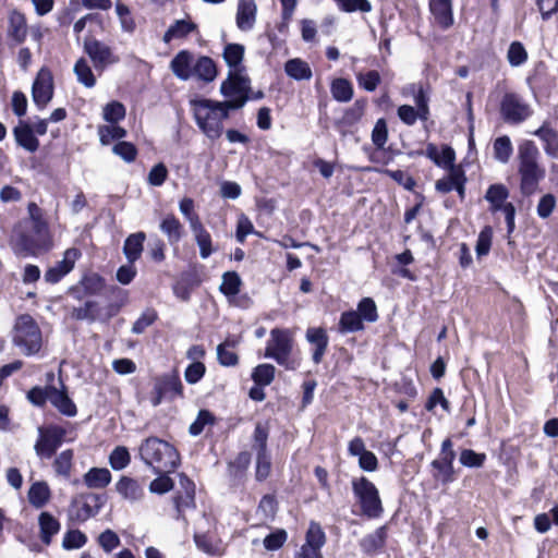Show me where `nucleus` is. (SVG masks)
Masks as SVG:
<instances>
[{
  "label": "nucleus",
  "mask_w": 558,
  "mask_h": 558,
  "mask_svg": "<svg viewBox=\"0 0 558 558\" xmlns=\"http://www.w3.org/2000/svg\"><path fill=\"white\" fill-rule=\"evenodd\" d=\"M257 5L254 0H239L236 7L235 22L242 32L253 29L256 22Z\"/></svg>",
  "instance_id": "2eb2a0df"
},
{
  "label": "nucleus",
  "mask_w": 558,
  "mask_h": 558,
  "mask_svg": "<svg viewBox=\"0 0 558 558\" xmlns=\"http://www.w3.org/2000/svg\"><path fill=\"white\" fill-rule=\"evenodd\" d=\"M140 454L145 463L158 474L171 473L180 463L177 449L157 437L147 438L140 448Z\"/></svg>",
  "instance_id": "20e7f679"
},
{
  "label": "nucleus",
  "mask_w": 558,
  "mask_h": 558,
  "mask_svg": "<svg viewBox=\"0 0 558 558\" xmlns=\"http://www.w3.org/2000/svg\"><path fill=\"white\" fill-rule=\"evenodd\" d=\"M356 80L360 87L364 88L367 92H374L378 84L380 83V75L377 71L372 70L365 73H357Z\"/></svg>",
  "instance_id": "13d9d810"
},
{
  "label": "nucleus",
  "mask_w": 558,
  "mask_h": 558,
  "mask_svg": "<svg viewBox=\"0 0 558 558\" xmlns=\"http://www.w3.org/2000/svg\"><path fill=\"white\" fill-rule=\"evenodd\" d=\"M244 105V99L227 100L223 102L210 99L191 101L196 124L211 141L221 136L223 121L229 116V109H239Z\"/></svg>",
  "instance_id": "f03ea898"
},
{
  "label": "nucleus",
  "mask_w": 558,
  "mask_h": 558,
  "mask_svg": "<svg viewBox=\"0 0 558 558\" xmlns=\"http://www.w3.org/2000/svg\"><path fill=\"white\" fill-rule=\"evenodd\" d=\"M113 154L121 157L125 162H132L137 156L136 147L129 142H119L112 148Z\"/></svg>",
  "instance_id": "680f3d73"
},
{
  "label": "nucleus",
  "mask_w": 558,
  "mask_h": 558,
  "mask_svg": "<svg viewBox=\"0 0 558 558\" xmlns=\"http://www.w3.org/2000/svg\"><path fill=\"white\" fill-rule=\"evenodd\" d=\"M98 543L106 553H111L120 545V538L116 532L106 530L99 535Z\"/></svg>",
  "instance_id": "338daca9"
},
{
  "label": "nucleus",
  "mask_w": 558,
  "mask_h": 558,
  "mask_svg": "<svg viewBox=\"0 0 558 558\" xmlns=\"http://www.w3.org/2000/svg\"><path fill=\"white\" fill-rule=\"evenodd\" d=\"M340 10L344 12H369L372 4L368 0H336Z\"/></svg>",
  "instance_id": "052dcab7"
},
{
  "label": "nucleus",
  "mask_w": 558,
  "mask_h": 558,
  "mask_svg": "<svg viewBox=\"0 0 558 558\" xmlns=\"http://www.w3.org/2000/svg\"><path fill=\"white\" fill-rule=\"evenodd\" d=\"M84 50L92 59L97 71H104L108 65L119 61V58L113 54L111 48L97 39L85 40Z\"/></svg>",
  "instance_id": "9d476101"
},
{
  "label": "nucleus",
  "mask_w": 558,
  "mask_h": 558,
  "mask_svg": "<svg viewBox=\"0 0 558 558\" xmlns=\"http://www.w3.org/2000/svg\"><path fill=\"white\" fill-rule=\"evenodd\" d=\"M49 401L56 407L62 414L68 416H74L76 414V407L69 398L64 389H57L50 387Z\"/></svg>",
  "instance_id": "a878e982"
},
{
  "label": "nucleus",
  "mask_w": 558,
  "mask_h": 558,
  "mask_svg": "<svg viewBox=\"0 0 558 558\" xmlns=\"http://www.w3.org/2000/svg\"><path fill=\"white\" fill-rule=\"evenodd\" d=\"M387 538L386 526L378 527L375 532L366 535L360 543L362 549L367 553H374L385 545Z\"/></svg>",
  "instance_id": "72a5a7b5"
},
{
  "label": "nucleus",
  "mask_w": 558,
  "mask_h": 558,
  "mask_svg": "<svg viewBox=\"0 0 558 558\" xmlns=\"http://www.w3.org/2000/svg\"><path fill=\"white\" fill-rule=\"evenodd\" d=\"M352 490L360 504L362 513L368 518H378L383 513L381 500L376 486L366 477L352 480Z\"/></svg>",
  "instance_id": "0eeeda50"
},
{
  "label": "nucleus",
  "mask_w": 558,
  "mask_h": 558,
  "mask_svg": "<svg viewBox=\"0 0 558 558\" xmlns=\"http://www.w3.org/2000/svg\"><path fill=\"white\" fill-rule=\"evenodd\" d=\"M271 469L270 456L267 451H257L256 461V478L258 481L265 480Z\"/></svg>",
  "instance_id": "e2e57ef3"
},
{
  "label": "nucleus",
  "mask_w": 558,
  "mask_h": 558,
  "mask_svg": "<svg viewBox=\"0 0 558 558\" xmlns=\"http://www.w3.org/2000/svg\"><path fill=\"white\" fill-rule=\"evenodd\" d=\"M541 153L533 141L523 140L518 145V173L521 193L530 196L536 192L538 184L546 175L545 168L539 163Z\"/></svg>",
  "instance_id": "7ed1b4c3"
},
{
  "label": "nucleus",
  "mask_w": 558,
  "mask_h": 558,
  "mask_svg": "<svg viewBox=\"0 0 558 558\" xmlns=\"http://www.w3.org/2000/svg\"><path fill=\"white\" fill-rule=\"evenodd\" d=\"M50 498V489L47 483L36 482L28 490V500L35 508L44 507Z\"/></svg>",
  "instance_id": "c9c22d12"
},
{
  "label": "nucleus",
  "mask_w": 558,
  "mask_h": 558,
  "mask_svg": "<svg viewBox=\"0 0 558 558\" xmlns=\"http://www.w3.org/2000/svg\"><path fill=\"white\" fill-rule=\"evenodd\" d=\"M182 389V384L177 376H163L157 378L151 391L150 403L154 407H157L167 396H181Z\"/></svg>",
  "instance_id": "ddd939ff"
},
{
  "label": "nucleus",
  "mask_w": 558,
  "mask_h": 558,
  "mask_svg": "<svg viewBox=\"0 0 558 558\" xmlns=\"http://www.w3.org/2000/svg\"><path fill=\"white\" fill-rule=\"evenodd\" d=\"M425 155L433 160L436 166L442 169L447 170L451 167H456V153L450 146L444 145L441 150H439L435 144L429 143L426 146Z\"/></svg>",
  "instance_id": "f3484780"
},
{
  "label": "nucleus",
  "mask_w": 558,
  "mask_h": 558,
  "mask_svg": "<svg viewBox=\"0 0 558 558\" xmlns=\"http://www.w3.org/2000/svg\"><path fill=\"white\" fill-rule=\"evenodd\" d=\"M235 339H227L217 348V355L220 364L225 366H233L238 363V355L231 350L236 345Z\"/></svg>",
  "instance_id": "de8ad7c7"
},
{
  "label": "nucleus",
  "mask_w": 558,
  "mask_h": 558,
  "mask_svg": "<svg viewBox=\"0 0 558 558\" xmlns=\"http://www.w3.org/2000/svg\"><path fill=\"white\" fill-rule=\"evenodd\" d=\"M494 156L501 163H507L513 151L510 137L507 135L497 137L493 145Z\"/></svg>",
  "instance_id": "49530a36"
},
{
  "label": "nucleus",
  "mask_w": 558,
  "mask_h": 558,
  "mask_svg": "<svg viewBox=\"0 0 558 558\" xmlns=\"http://www.w3.org/2000/svg\"><path fill=\"white\" fill-rule=\"evenodd\" d=\"M486 460L485 453L475 452L472 449H464L460 453V462L468 468H481Z\"/></svg>",
  "instance_id": "bf43d9fd"
},
{
  "label": "nucleus",
  "mask_w": 558,
  "mask_h": 558,
  "mask_svg": "<svg viewBox=\"0 0 558 558\" xmlns=\"http://www.w3.org/2000/svg\"><path fill=\"white\" fill-rule=\"evenodd\" d=\"M145 239L146 235L142 231L133 233L126 238L123 252L129 263L133 264L141 257Z\"/></svg>",
  "instance_id": "bb28decb"
},
{
  "label": "nucleus",
  "mask_w": 558,
  "mask_h": 558,
  "mask_svg": "<svg viewBox=\"0 0 558 558\" xmlns=\"http://www.w3.org/2000/svg\"><path fill=\"white\" fill-rule=\"evenodd\" d=\"M194 57L187 50H181L170 62L173 74L183 81L193 76Z\"/></svg>",
  "instance_id": "6ab92c4d"
},
{
  "label": "nucleus",
  "mask_w": 558,
  "mask_h": 558,
  "mask_svg": "<svg viewBox=\"0 0 558 558\" xmlns=\"http://www.w3.org/2000/svg\"><path fill=\"white\" fill-rule=\"evenodd\" d=\"M9 34L19 43H22L27 34L25 16L20 12H12L10 15Z\"/></svg>",
  "instance_id": "c03bdc74"
},
{
  "label": "nucleus",
  "mask_w": 558,
  "mask_h": 558,
  "mask_svg": "<svg viewBox=\"0 0 558 558\" xmlns=\"http://www.w3.org/2000/svg\"><path fill=\"white\" fill-rule=\"evenodd\" d=\"M13 136L17 145L29 153H35L39 147V141L34 134L31 124L24 121H20L13 129Z\"/></svg>",
  "instance_id": "aec40b11"
},
{
  "label": "nucleus",
  "mask_w": 558,
  "mask_h": 558,
  "mask_svg": "<svg viewBox=\"0 0 558 558\" xmlns=\"http://www.w3.org/2000/svg\"><path fill=\"white\" fill-rule=\"evenodd\" d=\"M398 117L404 124L411 126L414 125L418 119L421 120V111L412 106L402 105L398 108Z\"/></svg>",
  "instance_id": "69168bd1"
},
{
  "label": "nucleus",
  "mask_w": 558,
  "mask_h": 558,
  "mask_svg": "<svg viewBox=\"0 0 558 558\" xmlns=\"http://www.w3.org/2000/svg\"><path fill=\"white\" fill-rule=\"evenodd\" d=\"M448 170V175L436 181L435 187L440 193H449L454 190L456 183L460 178L462 168L460 166L451 167Z\"/></svg>",
  "instance_id": "3c124183"
},
{
  "label": "nucleus",
  "mask_w": 558,
  "mask_h": 558,
  "mask_svg": "<svg viewBox=\"0 0 558 558\" xmlns=\"http://www.w3.org/2000/svg\"><path fill=\"white\" fill-rule=\"evenodd\" d=\"M430 12L438 25L448 28L453 23L451 0H429Z\"/></svg>",
  "instance_id": "4be33fe9"
},
{
  "label": "nucleus",
  "mask_w": 558,
  "mask_h": 558,
  "mask_svg": "<svg viewBox=\"0 0 558 558\" xmlns=\"http://www.w3.org/2000/svg\"><path fill=\"white\" fill-rule=\"evenodd\" d=\"M86 542L87 537L83 532L80 530H71L65 533L62 541V546L68 550L78 549L83 547Z\"/></svg>",
  "instance_id": "4d7b16f0"
},
{
  "label": "nucleus",
  "mask_w": 558,
  "mask_h": 558,
  "mask_svg": "<svg viewBox=\"0 0 558 558\" xmlns=\"http://www.w3.org/2000/svg\"><path fill=\"white\" fill-rule=\"evenodd\" d=\"M363 328V322L356 311H347L341 314L339 320L340 332H355L362 330Z\"/></svg>",
  "instance_id": "4c0bfd02"
},
{
  "label": "nucleus",
  "mask_w": 558,
  "mask_h": 558,
  "mask_svg": "<svg viewBox=\"0 0 558 558\" xmlns=\"http://www.w3.org/2000/svg\"><path fill=\"white\" fill-rule=\"evenodd\" d=\"M325 544V533L318 523L312 522L306 532L305 544L294 558H322L320 548Z\"/></svg>",
  "instance_id": "f8f14e48"
},
{
  "label": "nucleus",
  "mask_w": 558,
  "mask_h": 558,
  "mask_svg": "<svg viewBox=\"0 0 558 558\" xmlns=\"http://www.w3.org/2000/svg\"><path fill=\"white\" fill-rule=\"evenodd\" d=\"M117 492L129 501L140 500L144 495L143 486L135 480L123 476L116 484Z\"/></svg>",
  "instance_id": "b1692460"
},
{
  "label": "nucleus",
  "mask_w": 558,
  "mask_h": 558,
  "mask_svg": "<svg viewBox=\"0 0 558 558\" xmlns=\"http://www.w3.org/2000/svg\"><path fill=\"white\" fill-rule=\"evenodd\" d=\"M284 71L293 80L302 81L312 77V70L307 62L300 58L290 59L284 64Z\"/></svg>",
  "instance_id": "c756f323"
},
{
  "label": "nucleus",
  "mask_w": 558,
  "mask_h": 558,
  "mask_svg": "<svg viewBox=\"0 0 558 558\" xmlns=\"http://www.w3.org/2000/svg\"><path fill=\"white\" fill-rule=\"evenodd\" d=\"M388 140L387 124L384 119L377 120L372 132V142L377 148H383Z\"/></svg>",
  "instance_id": "0e129e2a"
},
{
  "label": "nucleus",
  "mask_w": 558,
  "mask_h": 558,
  "mask_svg": "<svg viewBox=\"0 0 558 558\" xmlns=\"http://www.w3.org/2000/svg\"><path fill=\"white\" fill-rule=\"evenodd\" d=\"M80 256L81 252L77 248H68L63 254L62 260L58 262L45 272V280L49 283L59 282L73 269Z\"/></svg>",
  "instance_id": "4468645a"
},
{
  "label": "nucleus",
  "mask_w": 558,
  "mask_h": 558,
  "mask_svg": "<svg viewBox=\"0 0 558 558\" xmlns=\"http://www.w3.org/2000/svg\"><path fill=\"white\" fill-rule=\"evenodd\" d=\"M293 337L289 329L274 328L265 349V357L274 359L287 369H295L299 363L291 359Z\"/></svg>",
  "instance_id": "423d86ee"
},
{
  "label": "nucleus",
  "mask_w": 558,
  "mask_h": 558,
  "mask_svg": "<svg viewBox=\"0 0 558 558\" xmlns=\"http://www.w3.org/2000/svg\"><path fill=\"white\" fill-rule=\"evenodd\" d=\"M197 31V24L190 17L175 20L163 34L162 41L170 44L172 40L184 39L190 34L196 33Z\"/></svg>",
  "instance_id": "dca6fc26"
},
{
  "label": "nucleus",
  "mask_w": 558,
  "mask_h": 558,
  "mask_svg": "<svg viewBox=\"0 0 558 558\" xmlns=\"http://www.w3.org/2000/svg\"><path fill=\"white\" fill-rule=\"evenodd\" d=\"M111 481V473L106 468H93L84 475V483L89 488H105Z\"/></svg>",
  "instance_id": "2f4dec72"
},
{
  "label": "nucleus",
  "mask_w": 558,
  "mask_h": 558,
  "mask_svg": "<svg viewBox=\"0 0 558 558\" xmlns=\"http://www.w3.org/2000/svg\"><path fill=\"white\" fill-rule=\"evenodd\" d=\"M199 247L201 257L206 259L213 253L211 236L202 223L191 228Z\"/></svg>",
  "instance_id": "58836bf2"
},
{
  "label": "nucleus",
  "mask_w": 558,
  "mask_h": 558,
  "mask_svg": "<svg viewBox=\"0 0 558 558\" xmlns=\"http://www.w3.org/2000/svg\"><path fill=\"white\" fill-rule=\"evenodd\" d=\"M167 177V167L162 162H159L150 169L147 177V182L153 186H160L165 183Z\"/></svg>",
  "instance_id": "774afa93"
},
{
  "label": "nucleus",
  "mask_w": 558,
  "mask_h": 558,
  "mask_svg": "<svg viewBox=\"0 0 558 558\" xmlns=\"http://www.w3.org/2000/svg\"><path fill=\"white\" fill-rule=\"evenodd\" d=\"M74 452L72 449L61 451L53 461L56 474L65 480L70 478L73 466Z\"/></svg>",
  "instance_id": "473e14b6"
},
{
  "label": "nucleus",
  "mask_w": 558,
  "mask_h": 558,
  "mask_svg": "<svg viewBox=\"0 0 558 558\" xmlns=\"http://www.w3.org/2000/svg\"><path fill=\"white\" fill-rule=\"evenodd\" d=\"M131 457L125 447H117L109 457V463L113 470H123L129 465Z\"/></svg>",
  "instance_id": "6e6d98bb"
},
{
  "label": "nucleus",
  "mask_w": 558,
  "mask_h": 558,
  "mask_svg": "<svg viewBox=\"0 0 558 558\" xmlns=\"http://www.w3.org/2000/svg\"><path fill=\"white\" fill-rule=\"evenodd\" d=\"M453 461L451 456L442 457L439 456L432 462V466L436 470L434 477L440 481L442 484H448L453 481Z\"/></svg>",
  "instance_id": "cd10ccee"
},
{
  "label": "nucleus",
  "mask_w": 558,
  "mask_h": 558,
  "mask_svg": "<svg viewBox=\"0 0 558 558\" xmlns=\"http://www.w3.org/2000/svg\"><path fill=\"white\" fill-rule=\"evenodd\" d=\"M74 517L78 521H86L98 511V498L87 495L73 504Z\"/></svg>",
  "instance_id": "393cba45"
},
{
  "label": "nucleus",
  "mask_w": 558,
  "mask_h": 558,
  "mask_svg": "<svg viewBox=\"0 0 558 558\" xmlns=\"http://www.w3.org/2000/svg\"><path fill=\"white\" fill-rule=\"evenodd\" d=\"M275 371L271 364H260L254 368L252 378L259 386H268L274 380Z\"/></svg>",
  "instance_id": "603ef678"
},
{
  "label": "nucleus",
  "mask_w": 558,
  "mask_h": 558,
  "mask_svg": "<svg viewBox=\"0 0 558 558\" xmlns=\"http://www.w3.org/2000/svg\"><path fill=\"white\" fill-rule=\"evenodd\" d=\"M13 343L24 355L37 354L43 345L41 331L29 315H21L14 325Z\"/></svg>",
  "instance_id": "39448f33"
},
{
  "label": "nucleus",
  "mask_w": 558,
  "mask_h": 558,
  "mask_svg": "<svg viewBox=\"0 0 558 558\" xmlns=\"http://www.w3.org/2000/svg\"><path fill=\"white\" fill-rule=\"evenodd\" d=\"M99 141L102 145H109L113 141L125 137V129L118 125V123H108L98 126Z\"/></svg>",
  "instance_id": "ea45409f"
},
{
  "label": "nucleus",
  "mask_w": 558,
  "mask_h": 558,
  "mask_svg": "<svg viewBox=\"0 0 558 558\" xmlns=\"http://www.w3.org/2000/svg\"><path fill=\"white\" fill-rule=\"evenodd\" d=\"M509 196V191L504 184H493L488 187L485 199L490 203L492 210H499L506 203Z\"/></svg>",
  "instance_id": "e433bc0d"
},
{
  "label": "nucleus",
  "mask_w": 558,
  "mask_h": 558,
  "mask_svg": "<svg viewBox=\"0 0 558 558\" xmlns=\"http://www.w3.org/2000/svg\"><path fill=\"white\" fill-rule=\"evenodd\" d=\"M160 230L167 235V239L171 245H177L183 234V227L178 218L173 215H167L161 223Z\"/></svg>",
  "instance_id": "c85d7f7f"
},
{
  "label": "nucleus",
  "mask_w": 558,
  "mask_h": 558,
  "mask_svg": "<svg viewBox=\"0 0 558 558\" xmlns=\"http://www.w3.org/2000/svg\"><path fill=\"white\" fill-rule=\"evenodd\" d=\"M194 541L197 548L205 554L218 556L222 553L221 543L213 539L207 534H195Z\"/></svg>",
  "instance_id": "09e8293b"
},
{
  "label": "nucleus",
  "mask_w": 558,
  "mask_h": 558,
  "mask_svg": "<svg viewBox=\"0 0 558 558\" xmlns=\"http://www.w3.org/2000/svg\"><path fill=\"white\" fill-rule=\"evenodd\" d=\"M331 95L339 102H348L353 97L352 84L345 78H336L331 83Z\"/></svg>",
  "instance_id": "79ce46f5"
},
{
  "label": "nucleus",
  "mask_w": 558,
  "mask_h": 558,
  "mask_svg": "<svg viewBox=\"0 0 558 558\" xmlns=\"http://www.w3.org/2000/svg\"><path fill=\"white\" fill-rule=\"evenodd\" d=\"M244 56V47L239 44H229L223 51V58L233 72H238Z\"/></svg>",
  "instance_id": "a18cd8bd"
},
{
  "label": "nucleus",
  "mask_w": 558,
  "mask_h": 558,
  "mask_svg": "<svg viewBox=\"0 0 558 558\" xmlns=\"http://www.w3.org/2000/svg\"><path fill=\"white\" fill-rule=\"evenodd\" d=\"M356 312L360 314L362 322L374 323L378 318L377 306L371 298H363L357 305Z\"/></svg>",
  "instance_id": "5fc2aeb1"
},
{
  "label": "nucleus",
  "mask_w": 558,
  "mask_h": 558,
  "mask_svg": "<svg viewBox=\"0 0 558 558\" xmlns=\"http://www.w3.org/2000/svg\"><path fill=\"white\" fill-rule=\"evenodd\" d=\"M217 75L216 65L208 57H201L194 63L193 76H197L205 82L213 81Z\"/></svg>",
  "instance_id": "f704fd0d"
},
{
  "label": "nucleus",
  "mask_w": 558,
  "mask_h": 558,
  "mask_svg": "<svg viewBox=\"0 0 558 558\" xmlns=\"http://www.w3.org/2000/svg\"><path fill=\"white\" fill-rule=\"evenodd\" d=\"M11 244L14 252L23 257L37 256L52 247L49 223L36 203H28L27 217L15 225Z\"/></svg>",
  "instance_id": "f257e3e1"
},
{
  "label": "nucleus",
  "mask_w": 558,
  "mask_h": 558,
  "mask_svg": "<svg viewBox=\"0 0 558 558\" xmlns=\"http://www.w3.org/2000/svg\"><path fill=\"white\" fill-rule=\"evenodd\" d=\"M533 134L542 141L546 156L551 159H558V132L548 123H544Z\"/></svg>",
  "instance_id": "a211bd4d"
},
{
  "label": "nucleus",
  "mask_w": 558,
  "mask_h": 558,
  "mask_svg": "<svg viewBox=\"0 0 558 558\" xmlns=\"http://www.w3.org/2000/svg\"><path fill=\"white\" fill-rule=\"evenodd\" d=\"M242 281L240 276L235 271L225 272L222 276V282L220 284V291L223 293L229 300L235 298V295L240 292Z\"/></svg>",
  "instance_id": "37998d69"
},
{
  "label": "nucleus",
  "mask_w": 558,
  "mask_h": 558,
  "mask_svg": "<svg viewBox=\"0 0 558 558\" xmlns=\"http://www.w3.org/2000/svg\"><path fill=\"white\" fill-rule=\"evenodd\" d=\"M220 90L225 97L230 98L229 100L244 99V102L246 101V98L243 96L244 82L241 77L233 75V72H231L229 78L221 84Z\"/></svg>",
  "instance_id": "7c9ffc66"
},
{
  "label": "nucleus",
  "mask_w": 558,
  "mask_h": 558,
  "mask_svg": "<svg viewBox=\"0 0 558 558\" xmlns=\"http://www.w3.org/2000/svg\"><path fill=\"white\" fill-rule=\"evenodd\" d=\"M39 536L44 544L49 545L53 535L60 531V522L49 512H41L38 518Z\"/></svg>",
  "instance_id": "5701e85b"
},
{
  "label": "nucleus",
  "mask_w": 558,
  "mask_h": 558,
  "mask_svg": "<svg viewBox=\"0 0 558 558\" xmlns=\"http://www.w3.org/2000/svg\"><path fill=\"white\" fill-rule=\"evenodd\" d=\"M74 73L77 81L87 88H92L96 85V77L92 71L86 59L81 58L74 65Z\"/></svg>",
  "instance_id": "a19ab883"
},
{
  "label": "nucleus",
  "mask_w": 558,
  "mask_h": 558,
  "mask_svg": "<svg viewBox=\"0 0 558 558\" xmlns=\"http://www.w3.org/2000/svg\"><path fill=\"white\" fill-rule=\"evenodd\" d=\"M33 101L38 109H44L53 96L52 74L47 69H41L32 88Z\"/></svg>",
  "instance_id": "9b49d317"
},
{
  "label": "nucleus",
  "mask_w": 558,
  "mask_h": 558,
  "mask_svg": "<svg viewBox=\"0 0 558 558\" xmlns=\"http://www.w3.org/2000/svg\"><path fill=\"white\" fill-rule=\"evenodd\" d=\"M500 113L506 122L517 124L531 117L532 109L521 96L508 93L502 97Z\"/></svg>",
  "instance_id": "1a4fd4ad"
},
{
  "label": "nucleus",
  "mask_w": 558,
  "mask_h": 558,
  "mask_svg": "<svg viewBox=\"0 0 558 558\" xmlns=\"http://www.w3.org/2000/svg\"><path fill=\"white\" fill-rule=\"evenodd\" d=\"M507 59L511 66H520L526 62L527 52L521 43L513 41L508 48Z\"/></svg>",
  "instance_id": "864d4df0"
},
{
  "label": "nucleus",
  "mask_w": 558,
  "mask_h": 558,
  "mask_svg": "<svg viewBox=\"0 0 558 558\" xmlns=\"http://www.w3.org/2000/svg\"><path fill=\"white\" fill-rule=\"evenodd\" d=\"M125 107L120 101L108 102L102 109V118L108 123H118L125 117Z\"/></svg>",
  "instance_id": "8fccbe9b"
},
{
  "label": "nucleus",
  "mask_w": 558,
  "mask_h": 558,
  "mask_svg": "<svg viewBox=\"0 0 558 558\" xmlns=\"http://www.w3.org/2000/svg\"><path fill=\"white\" fill-rule=\"evenodd\" d=\"M66 430L59 425H49L38 428V439L35 444L36 454L40 458L49 459L62 445Z\"/></svg>",
  "instance_id": "6e6552de"
},
{
  "label": "nucleus",
  "mask_w": 558,
  "mask_h": 558,
  "mask_svg": "<svg viewBox=\"0 0 558 558\" xmlns=\"http://www.w3.org/2000/svg\"><path fill=\"white\" fill-rule=\"evenodd\" d=\"M306 340L314 345L313 361L319 364L328 347V336L325 329L319 327H311L306 330Z\"/></svg>",
  "instance_id": "412c9836"
}]
</instances>
